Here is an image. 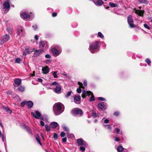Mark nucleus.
Masks as SVG:
<instances>
[{
  "label": "nucleus",
  "mask_w": 152,
  "mask_h": 152,
  "mask_svg": "<svg viewBox=\"0 0 152 152\" xmlns=\"http://www.w3.org/2000/svg\"><path fill=\"white\" fill-rule=\"evenodd\" d=\"M22 18L25 20H30V15L25 12H23L20 15Z\"/></svg>",
  "instance_id": "10"
},
{
  "label": "nucleus",
  "mask_w": 152,
  "mask_h": 152,
  "mask_svg": "<svg viewBox=\"0 0 152 152\" xmlns=\"http://www.w3.org/2000/svg\"><path fill=\"white\" fill-rule=\"evenodd\" d=\"M144 12L143 10H136L135 11V13L140 16H142Z\"/></svg>",
  "instance_id": "21"
},
{
  "label": "nucleus",
  "mask_w": 152,
  "mask_h": 152,
  "mask_svg": "<svg viewBox=\"0 0 152 152\" xmlns=\"http://www.w3.org/2000/svg\"><path fill=\"white\" fill-rule=\"evenodd\" d=\"M77 141L78 145L80 146H83L84 147H87L88 146L86 142L82 138L77 139Z\"/></svg>",
  "instance_id": "7"
},
{
  "label": "nucleus",
  "mask_w": 152,
  "mask_h": 152,
  "mask_svg": "<svg viewBox=\"0 0 152 152\" xmlns=\"http://www.w3.org/2000/svg\"><path fill=\"white\" fill-rule=\"evenodd\" d=\"M95 100V99L94 98V96H91L90 98L89 101L90 102L94 101Z\"/></svg>",
  "instance_id": "44"
},
{
  "label": "nucleus",
  "mask_w": 152,
  "mask_h": 152,
  "mask_svg": "<svg viewBox=\"0 0 152 152\" xmlns=\"http://www.w3.org/2000/svg\"><path fill=\"white\" fill-rule=\"evenodd\" d=\"M32 27L35 30H37L38 28L37 25H35L34 26H33Z\"/></svg>",
  "instance_id": "53"
},
{
  "label": "nucleus",
  "mask_w": 152,
  "mask_h": 152,
  "mask_svg": "<svg viewBox=\"0 0 152 152\" xmlns=\"http://www.w3.org/2000/svg\"><path fill=\"white\" fill-rule=\"evenodd\" d=\"M111 125H108L107 126V128L108 129H110V130H111L112 129V127H111Z\"/></svg>",
  "instance_id": "61"
},
{
  "label": "nucleus",
  "mask_w": 152,
  "mask_h": 152,
  "mask_svg": "<svg viewBox=\"0 0 152 152\" xmlns=\"http://www.w3.org/2000/svg\"><path fill=\"white\" fill-rule=\"evenodd\" d=\"M127 21L130 27L133 28L135 26L133 24V21L132 16L131 15H129L127 17Z\"/></svg>",
  "instance_id": "8"
},
{
  "label": "nucleus",
  "mask_w": 152,
  "mask_h": 152,
  "mask_svg": "<svg viewBox=\"0 0 152 152\" xmlns=\"http://www.w3.org/2000/svg\"><path fill=\"white\" fill-rule=\"evenodd\" d=\"M63 104L61 103L55 104L53 107V110L56 115H58L64 111L63 108Z\"/></svg>",
  "instance_id": "1"
},
{
  "label": "nucleus",
  "mask_w": 152,
  "mask_h": 152,
  "mask_svg": "<svg viewBox=\"0 0 152 152\" xmlns=\"http://www.w3.org/2000/svg\"><path fill=\"white\" fill-rule=\"evenodd\" d=\"M30 52V50L29 48H26L23 52V54L26 55L27 54H29Z\"/></svg>",
  "instance_id": "28"
},
{
  "label": "nucleus",
  "mask_w": 152,
  "mask_h": 152,
  "mask_svg": "<svg viewBox=\"0 0 152 152\" xmlns=\"http://www.w3.org/2000/svg\"><path fill=\"white\" fill-rule=\"evenodd\" d=\"M124 150V148L121 145H119L117 148V151L118 152H122Z\"/></svg>",
  "instance_id": "27"
},
{
  "label": "nucleus",
  "mask_w": 152,
  "mask_h": 152,
  "mask_svg": "<svg viewBox=\"0 0 152 152\" xmlns=\"http://www.w3.org/2000/svg\"><path fill=\"white\" fill-rule=\"evenodd\" d=\"M33 104V103L31 101H29L26 102V105L28 108H31Z\"/></svg>",
  "instance_id": "20"
},
{
  "label": "nucleus",
  "mask_w": 152,
  "mask_h": 152,
  "mask_svg": "<svg viewBox=\"0 0 152 152\" xmlns=\"http://www.w3.org/2000/svg\"><path fill=\"white\" fill-rule=\"evenodd\" d=\"M45 57L46 58H51V56L48 54H46L45 56Z\"/></svg>",
  "instance_id": "50"
},
{
  "label": "nucleus",
  "mask_w": 152,
  "mask_h": 152,
  "mask_svg": "<svg viewBox=\"0 0 152 152\" xmlns=\"http://www.w3.org/2000/svg\"><path fill=\"white\" fill-rule=\"evenodd\" d=\"M57 15V13L56 12H53L52 14V16L53 17H55Z\"/></svg>",
  "instance_id": "62"
},
{
  "label": "nucleus",
  "mask_w": 152,
  "mask_h": 152,
  "mask_svg": "<svg viewBox=\"0 0 152 152\" xmlns=\"http://www.w3.org/2000/svg\"><path fill=\"white\" fill-rule=\"evenodd\" d=\"M107 104L105 102H101L99 103L97 105L98 109L101 110H104L107 109Z\"/></svg>",
  "instance_id": "6"
},
{
  "label": "nucleus",
  "mask_w": 152,
  "mask_h": 152,
  "mask_svg": "<svg viewBox=\"0 0 152 152\" xmlns=\"http://www.w3.org/2000/svg\"><path fill=\"white\" fill-rule=\"evenodd\" d=\"M115 130L117 134H120L121 135L123 134L122 132L120 131V129H119L118 128H116L115 129Z\"/></svg>",
  "instance_id": "32"
},
{
  "label": "nucleus",
  "mask_w": 152,
  "mask_h": 152,
  "mask_svg": "<svg viewBox=\"0 0 152 152\" xmlns=\"http://www.w3.org/2000/svg\"><path fill=\"white\" fill-rule=\"evenodd\" d=\"M115 140L117 142H119L120 141V140L119 138L116 136L115 137Z\"/></svg>",
  "instance_id": "52"
},
{
  "label": "nucleus",
  "mask_w": 152,
  "mask_h": 152,
  "mask_svg": "<svg viewBox=\"0 0 152 152\" xmlns=\"http://www.w3.org/2000/svg\"><path fill=\"white\" fill-rule=\"evenodd\" d=\"M42 71L44 74H47L49 72V69L48 67H43L42 69Z\"/></svg>",
  "instance_id": "25"
},
{
  "label": "nucleus",
  "mask_w": 152,
  "mask_h": 152,
  "mask_svg": "<svg viewBox=\"0 0 152 152\" xmlns=\"http://www.w3.org/2000/svg\"><path fill=\"white\" fill-rule=\"evenodd\" d=\"M97 114L95 112H93L92 113V116L93 118H95L97 116Z\"/></svg>",
  "instance_id": "43"
},
{
  "label": "nucleus",
  "mask_w": 152,
  "mask_h": 152,
  "mask_svg": "<svg viewBox=\"0 0 152 152\" xmlns=\"http://www.w3.org/2000/svg\"><path fill=\"white\" fill-rule=\"evenodd\" d=\"M77 92L79 93H80L81 92V90L79 88H78L77 89Z\"/></svg>",
  "instance_id": "56"
},
{
  "label": "nucleus",
  "mask_w": 152,
  "mask_h": 152,
  "mask_svg": "<svg viewBox=\"0 0 152 152\" xmlns=\"http://www.w3.org/2000/svg\"><path fill=\"white\" fill-rule=\"evenodd\" d=\"M83 85L85 86H87V82L86 80H84L83 82Z\"/></svg>",
  "instance_id": "59"
},
{
  "label": "nucleus",
  "mask_w": 152,
  "mask_h": 152,
  "mask_svg": "<svg viewBox=\"0 0 152 152\" xmlns=\"http://www.w3.org/2000/svg\"><path fill=\"white\" fill-rule=\"evenodd\" d=\"M35 39L37 40L38 39V36L37 35H36L35 36Z\"/></svg>",
  "instance_id": "64"
},
{
  "label": "nucleus",
  "mask_w": 152,
  "mask_h": 152,
  "mask_svg": "<svg viewBox=\"0 0 152 152\" xmlns=\"http://www.w3.org/2000/svg\"><path fill=\"white\" fill-rule=\"evenodd\" d=\"M26 104V102L25 101H23L21 103L20 106L22 107H23Z\"/></svg>",
  "instance_id": "41"
},
{
  "label": "nucleus",
  "mask_w": 152,
  "mask_h": 152,
  "mask_svg": "<svg viewBox=\"0 0 152 152\" xmlns=\"http://www.w3.org/2000/svg\"><path fill=\"white\" fill-rule=\"evenodd\" d=\"M144 26L145 28L148 29H150V27H149V26H148L147 24H144Z\"/></svg>",
  "instance_id": "49"
},
{
  "label": "nucleus",
  "mask_w": 152,
  "mask_h": 152,
  "mask_svg": "<svg viewBox=\"0 0 152 152\" xmlns=\"http://www.w3.org/2000/svg\"><path fill=\"white\" fill-rule=\"evenodd\" d=\"M40 125L41 126H44V123L42 121H40Z\"/></svg>",
  "instance_id": "55"
},
{
  "label": "nucleus",
  "mask_w": 152,
  "mask_h": 152,
  "mask_svg": "<svg viewBox=\"0 0 152 152\" xmlns=\"http://www.w3.org/2000/svg\"><path fill=\"white\" fill-rule=\"evenodd\" d=\"M10 38V36L9 35L5 34V35L2 36L1 37V44H3L5 42L7 41Z\"/></svg>",
  "instance_id": "11"
},
{
  "label": "nucleus",
  "mask_w": 152,
  "mask_h": 152,
  "mask_svg": "<svg viewBox=\"0 0 152 152\" xmlns=\"http://www.w3.org/2000/svg\"><path fill=\"white\" fill-rule=\"evenodd\" d=\"M86 147H84L83 146H80L79 148L80 150L83 152L85 150V148Z\"/></svg>",
  "instance_id": "38"
},
{
  "label": "nucleus",
  "mask_w": 152,
  "mask_h": 152,
  "mask_svg": "<svg viewBox=\"0 0 152 152\" xmlns=\"http://www.w3.org/2000/svg\"><path fill=\"white\" fill-rule=\"evenodd\" d=\"M23 126L24 128L26 130L29 134H32V133L31 132V129L30 127L27 126L25 124L23 125Z\"/></svg>",
  "instance_id": "19"
},
{
  "label": "nucleus",
  "mask_w": 152,
  "mask_h": 152,
  "mask_svg": "<svg viewBox=\"0 0 152 152\" xmlns=\"http://www.w3.org/2000/svg\"><path fill=\"white\" fill-rule=\"evenodd\" d=\"M37 81L39 82L42 83V82L43 80L41 78H38L37 79Z\"/></svg>",
  "instance_id": "60"
},
{
  "label": "nucleus",
  "mask_w": 152,
  "mask_h": 152,
  "mask_svg": "<svg viewBox=\"0 0 152 152\" xmlns=\"http://www.w3.org/2000/svg\"><path fill=\"white\" fill-rule=\"evenodd\" d=\"M51 85L52 86L56 85L57 86H58V85H59V83L56 82H53L51 84Z\"/></svg>",
  "instance_id": "47"
},
{
  "label": "nucleus",
  "mask_w": 152,
  "mask_h": 152,
  "mask_svg": "<svg viewBox=\"0 0 152 152\" xmlns=\"http://www.w3.org/2000/svg\"><path fill=\"white\" fill-rule=\"evenodd\" d=\"M61 88L60 85L56 86V88L54 89V91L57 94H60L61 93Z\"/></svg>",
  "instance_id": "16"
},
{
  "label": "nucleus",
  "mask_w": 152,
  "mask_h": 152,
  "mask_svg": "<svg viewBox=\"0 0 152 152\" xmlns=\"http://www.w3.org/2000/svg\"><path fill=\"white\" fill-rule=\"evenodd\" d=\"M44 49L37 50H35L34 51V57H37L39 56L41 54Z\"/></svg>",
  "instance_id": "13"
},
{
  "label": "nucleus",
  "mask_w": 152,
  "mask_h": 152,
  "mask_svg": "<svg viewBox=\"0 0 152 152\" xmlns=\"http://www.w3.org/2000/svg\"><path fill=\"white\" fill-rule=\"evenodd\" d=\"M3 8L5 9V13H7L10 10V5L7 1H5L3 4Z\"/></svg>",
  "instance_id": "9"
},
{
  "label": "nucleus",
  "mask_w": 152,
  "mask_h": 152,
  "mask_svg": "<svg viewBox=\"0 0 152 152\" xmlns=\"http://www.w3.org/2000/svg\"><path fill=\"white\" fill-rule=\"evenodd\" d=\"M53 75L54 78H56L57 77V73L56 72H53Z\"/></svg>",
  "instance_id": "51"
},
{
  "label": "nucleus",
  "mask_w": 152,
  "mask_h": 152,
  "mask_svg": "<svg viewBox=\"0 0 152 152\" xmlns=\"http://www.w3.org/2000/svg\"><path fill=\"white\" fill-rule=\"evenodd\" d=\"M15 84L18 86L21 83V80L20 79L17 78L15 79L14 80Z\"/></svg>",
  "instance_id": "23"
},
{
  "label": "nucleus",
  "mask_w": 152,
  "mask_h": 152,
  "mask_svg": "<svg viewBox=\"0 0 152 152\" xmlns=\"http://www.w3.org/2000/svg\"><path fill=\"white\" fill-rule=\"evenodd\" d=\"M7 32L10 34H11L12 33V29L9 27H7Z\"/></svg>",
  "instance_id": "34"
},
{
  "label": "nucleus",
  "mask_w": 152,
  "mask_h": 152,
  "mask_svg": "<svg viewBox=\"0 0 152 152\" xmlns=\"http://www.w3.org/2000/svg\"><path fill=\"white\" fill-rule=\"evenodd\" d=\"M1 107L3 110H6V111L8 112L10 111V113H12V111L10 109L9 107L3 105L1 106Z\"/></svg>",
  "instance_id": "24"
},
{
  "label": "nucleus",
  "mask_w": 152,
  "mask_h": 152,
  "mask_svg": "<svg viewBox=\"0 0 152 152\" xmlns=\"http://www.w3.org/2000/svg\"><path fill=\"white\" fill-rule=\"evenodd\" d=\"M51 127L53 128H55L58 126V124L56 122H53L50 124Z\"/></svg>",
  "instance_id": "22"
},
{
  "label": "nucleus",
  "mask_w": 152,
  "mask_h": 152,
  "mask_svg": "<svg viewBox=\"0 0 152 152\" xmlns=\"http://www.w3.org/2000/svg\"><path fill=\"white\" fill-rule=\"evenodd\" d=\"M72 94H73L72 92V91H69L67 92L65 96V97L66 98H68Z\"/></svg>",
  "instance_id": "29"
},
{
  "label": "nucleus",
  "mask_w": 152,
  "mask_h": 152,
  "mask_svg": "<svg viewBox=\"0 0 152 152\" xmlns=\"http://www.w3.org/2000/svg\"><path fill=\"white\" fill-rule=\"evenodd\" d=\"M93 2L96 6L99 7L102 6L104 4L102 0H94Z\"/></svg>",
  "instance_id": "15"
},
{
  "label": "nucleus",
  "mask_w": 152,
  "mask_h": 152,
  "mask_svg": "<svg viewBox=\"0 0 152 152\" xmlns=\"http://www.w3.org/2000/svg\"><path fill=\"white\" fill-rule=\"evenodd\" d=\"M145 61L148 65H150L151 63V61L148 58H147L145 60Z\"/></svg>",
  "instance_id": "36"
},
{
  "label": "nucleus",
  "mask_w": 152,
  "mask_h": 152,
  "mask_svg": "<svg viewBox=\"0 0 152 152\" xmlns=\"http://www.w3.org/2000/svg\"><path fill=\"white\" fill-rule=\"evenodd\" d=\"M18 90L20 92H23L24 91L25 87L23 86H20L18 87Z\"/></svg>",
  "instance_id": "26"
},
{
  "label": "nucleus",
  "mask_w": 152,
  "mask_h": 152,
  "mask_svg": "<svg viewBox=\"0 0 152 152\" xmlns=\"http://www.w3.org/2000/svg\"><path fill=\"white\" fill-rule=\"evenodd\" d=\"M109 5L112 7H117L118 6V5L117 4L113 3L112 2H110L109 3Z\"/></svg>",
  "instance_id": "31"
},
{
  "label": "nucleus",
  "mask_w": 152,
  "mask_h": 152,
  "mask_svg": "<svg viewBox=\"0 0 152 152\" xmlns=\"http://www.w3.org/2000/svg\"><path fill=\"white\" fill-rule=\"evenodd\" d=\"M109 121L107 119H105L104 121V123L106 124H107V123H109Z\"/></svg>",
  "instance_id": "57"
},
{
  "label": "nucleus",
  "mask_w": 152,
  "mask_h": 152,
  "mask_svg": "<svg viewBox=\"0 0 152 152\" xmlns=\"http://www.w3.org/2000/svg\"><path fill=\"white\" fill-rule=\"evenodd\" d=\"M39 44V47L41 49H43V48L45 47H46L48 45L47 43L46 42L41 41L40 42Z\"/></svg>",
  "instance_id": "17"
},
{
  "label": "nucleus",
  "mask_w": 152,
  "mask_h": 152,
  "mask_svg": "<svg viewBox=\"0 0 152 152\" xmlns=\"http://www.w3.org/2000/svg\"><path fill=\"white\" fill-rule=\"evenodd\" d=\"M45 129L47 131H50V128L48 125H45Z\"/></svg>",
  "instance_id": "39"
},
{
  "label": "nucleus",
  "mask_w": 152,
  "mask_h": 152,
  "mask_svg": "<svg viewBox=\"0 0 152 152\" xmlns=\"http://www.w3.org/2000/svg\"><path fill=\"white\" fill-rule=\"evenodd\" d=\"M78 84L80 88L83 89H84L85 88V87L83 86V84L82 83L79 82L78 83Z\"/></svg>",
  "instance_id": "37"
},
{
  "label": "nucleus",
  "mask_w": 152,
  "mask_h": 152,
  "mask_svg": "<svg viewBox=\"0 0 152 152\" xmlns=\"http://www.w3.org/2000/svg\"><path fill=\"white\" fill-rule=\"evenodd\" d=\"M98 99L100 101H105V99L102 97H99Z\"/></svg>",
  "instance_id": "46"
},
{
  "label": "nucleus",
  "mask_w": 152,
  "mask_h": 152,
  "mask_svg": "<svg viewBox=\"0 0 152 152\" xmlns=\"http://www.w3.org/2000/svg\"><path fill=\"white\" fill-rule=\"evenodd\" d=\"M138 1L141 4H145L148 3V0H139Z\"/></svg>",
  "instance_id": "30"
},
{
  "label": "nucleus",
  "mask_w": 152,
  "mask_h": 152,
  "mask_svg": "<svg viewBox=\"0 0 152 152\" xmlns=\"http://www.w3.org/2000/svg\"><path fill=\"white\" fill-rule=\"evenodd\" d=\"M65 135V133L64 132H62L61 133L60 136L62 137H64Z\"/></svg>",
  "instance_id": "48"
},
{
  "label": "nucleus",
  "mask_w": 152,
  "mask_h": 152,
  "mask_svg": "<svg viewBox=\"0 0 152 152\" xmlns=\"http://www.w3.org/2000/svg\"><path fill=\"white\" fill-rule=\"evenodd\" d=\"M98 36L99 37L101 38H103L104 37V35L102 34L101 32H98Z\"/></svg>",
  "instance_id": "35"
},
{
  "label": "nucleus",
  "mask_w": 152,
  "mask_h": 152,
  "mask_svg": "<svg viewBox=\"0 0 152 152\" xmlns=\"http://www.w3.org/2000/svg\"><path fill=\"white\" fill-rule=\"evenodd\" d=\"M92 94V92L90 91H86L84 90L82 91V97L83 98H85L86 96H89Z\"/></svg>",
  "instance_id": "14"
},
{
  "label": "nucleus",
  "mask_w": 152,
  "mask_h": 152,
  "mask_svg": "<svg viewBox=\"0 0 152 152\" xmlns=\"http://www.w3.org/2000/svg\"><path fill=\"white\" fill-rule=\"evenodd\" d=\"M119 112H115L114 113V115L116 116H118L119 115Z\"/></svg>",
  "instance_id": "54"
},
{
  "label": "nucleus",
  "mask_w": 152,
  "mask_h": 152,
  "mask_svg": "<svg viewBox=\"0 0 152 152\" xmlns=\"http://www.w3.org/2000/svg\"><path fill=\"white\" fill-rule=\"evenodd\" d=\"M69 137L70 138H73L74 137V135L73 134H71L69 135Z\"/></svg>",
  "instance_id": "63"
},
{
  "label": "nucleus",
  "mask_w": 152,
  "mask_h": 152,
  "mask_svg": "<svg viewBox=\"0 0 152 152\" xmlns=\"http://www.w3.org/2000/svg\"><path fill=\"white\" fill-rule=\"evenodd\" d=\"M21 61L20 59V58H17L15 59V61L16 63H19Z\"/></svg>",
  "instance_id": "45"
},
{
  "label": "nucleus",
  "mask_w": 152,
  "mask_h": 152,
  "mask_svg": "<svg viewBox=\"0 0 152 152\" xmlns=\"http://www.w3.org/2000/svg\"><path fill=\"white\" fill-rule=\"evenodd\" d=\"M62 128L63 129L66 131L67 133L69 132V129L66 126H62Z\"/></svg>",
  "instance_id": "33"
},
{
  "label": "nucleus",
  "mask_w": 152,
  "mask_h": 152,
  "mask_svg": "<svg viewBox=\"0 0 152 152\" xmlns=\"http://www.w3.org/2000/svg\"><path fill=\"white\" fill-rule=\"evenodd\" d=\"M62 140L63 142H65L66 141V137L63 138Z\"/></svg>",
  "instance_id": "58"
},
{
  "label": "nucleus",
  "mask_w": 152,
  "mask_h": 152,
  "mask_svg": "<svg viewBox=\"0 0 152 152\" xmlns=\"http://www.w3.org/2000/svg\"><path fill=\"white\" fill-rule=\"evenodd\" d=\"M99 41L93 42L90 45L89 50L92 53H94L99 50Z\"/></svg>",
  "instance_id": "2"
},
{
  "label": "nucleus",
  "mask_w": 152,
  "mask_h": 152,
  "mask_svg": "<svg viewBox=\"0 0 152 152\" xmlns=\"http://www.w3.org/2000/svg\"><path fill=\"white\" fill-rule=\"evenodd\" d=\"M81 97L80 95H75L73 98L74 102L76 104H79L80 103Z\"/></svg>",
  "instance_id": "12"
},
{
  "label": "nucleus",
  "mask_w": 152,
  "mask_h": 152,
  "mask_svg": "<svg viewBox=\"0 0 152 152\" xmlns=\"http://www.w3.org/2000/svg\"><path fill=\"white\" fill-rule=\"evenodd\" d=\"M61 47L57 45L54 48H52L51 49V52L53 54V56L56 57L59 55L61 52Z\"/></svg>",
  "instance_id": "4"
},
{
  "label": "nucleus",
  "mask_w": 152,
  "mask_h": 152,
  "mask_svg": "<svg viewBox=\"0 0 152 152\" xmlns=\"http://www.w3.org/2000/svg\"><path fill=\"white\" fill-rule=\"evenodd\" d=\"M72 113L75 116L81 117L83 115V112L81 109L76 108L72 111Z\"/></svg>",
  "instance_id": "5"
},
{
  "label": "nucleus",
  "mask_w": 152,
  "mask_h": 152,
  "mask_svg": "<svg viewBox=\"0 0 152 152\" xmlns=\"http://www.w3.org/2000/svg\"><path fill=\"white\" fill-rule=\"evenodd\" d=\"M36 139L37 140L38 142L39 143V144L40 145H42V144L39 138V137L38 136V137H36Z\"/></svg>",
  "instance_id": "42"
},
{
  "label": "nucleus",
  "mask_w": 152,
  "mask_h": 152,
  "mask_svg": "<svg viewBox=\"0 0 152 152\" xmlns=\"http://www.w3.org/2000/svg\"><path fill=\"white\" fill-rule=\"evenodd\" d=\"M25 33L24 29L22 26H18L15 28V34L19 37L24 36Z\"/></svg>",
  "instance_id": "3"
},
{
  "label": "nucleus",
  "mask_w": 152,
  "mask_h": 152,
  "mask_svg": "<svg viewBox=\"0 0 152 152\" xmlns=\"http://www.w3.org/2000/svg\"><path fill=\"white\" fill-rule=\"evenodd\" d=\"M31 114L34 118L37 119L39 118V117L41 116V113L38 111H36L35 114L33 112H31Z\"/></svg>",
  "instance_id": "18"
},
{
  "label": "nucleus",
  "mask_w": 152,
  "mask_h": 152,
  "mask_svg": "<svg viewBox=\"0 0 152 152\" xmlns=\"http://www.w3.org/2000/svg\"><path fill=\"white\" fill-rule=\"evenodd\" d=\"M53 137L55 140H57L58 138V134L56 133H54Z\"/></svg>",
  "instance_id": "40"
}]
</instances>
